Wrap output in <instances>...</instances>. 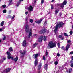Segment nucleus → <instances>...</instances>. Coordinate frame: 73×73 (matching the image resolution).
Wrapping results in <instances>:
<instances>
[{
	"label": "nucleus",
	"mask_w": 73,
	"mask_h": 73,
	"mask_svg": "<svg viewBox=\"0 0 73 73\" xmlns=\"http://www.w3.org/2000/svg\"><path fill=\"white\" fill-rule=\"evenodd\" d=\"M62 37V35H60L59 36V38H61V37Z\"/></svg>",
	"instance_id": "nucleus-47"
},
{
	"label": "nucleus",
	"mask_w": 73,
	"mask_h": 73,
	"mask_svg": "<svg viewBox=\"0 0 73 73\" xmlns=\"http://www.w3.org/2000/svg\"><path fill=\"white\" fill-rule=\"evenodd\" d=\"M1 42V40H0V43Z\"/></svg>",
	"instance_id": "nucleus-63"
},
{
	"label": "nucleus",
	"mask_w": 73,
	"mask_h": 73,
	"mask_svg": "<svg viewBox=\"0 0 73 73\" xmlns=\"http://www.w3.org/2000/svg\"><path fill=\"white\" fill-rule=\"evenodd\" d=\"M64 66H65L64 65L62 67H59V69L61 70H63V69H64Z\"/></svg>",
	"instance_id": "nucleus-19"
},
{
	"label": "nucleus",
	"mask_w": 73,
	"mask_h": 73,
	"mask_svg": "<svg viewBox=\"0 0 73 73\" xmlns=\"http://www.w3.org/2000/svg\"><path fill=\"white\" fill-rule=\"evenodd\" d=\"M56 43H53V42L51 41L49 42L48 46V48H53L54 47H56Z\"/></svg>",
	"instance_id": "nucleus-3"
},
{
	"label": "nucleus",
	"mask_w": 73,
	"mask_h": 73,
	"mask_svg": "<svg viewBox=\"0 0 73 73\" xmlns=\"http://www.w3.org/2000/svg\"><path fill=\"white\" fill-rule=\"evenodd\" d=\"M40 72H42V71H38V73H40Z\"/></svg>",
	"instance_id": "nucleus-58"
},
{
	"label": "nucleus",
	"mask_w": 73,
	"mask_h": 73,
	"mask_svg": "<svg viewBox=\"0 0 73 73\" xmlns=\"http://www.w3.org/2000/svg\"><path fill=\"white\" fill-rule=\"evenodd\" d=\"M44 0H41V4H42L43 3H44Z\"/></svg>",
	"instance_id": "nucleus-37"
},
{
	"label": "nucleus",
	"mask_w": 73,
	"mask_h": 73,
	"mask_svg": "<svg viewBox=\"0 0 73 73\" xmlns=\"http://www.w3.org/2000/svg\"><path fill=\"white\" fill-rule=\"evenodd\" d=\"M72 60L70 61V63H72L73 62V56L72 57Z\"/></svg>",
	"instance_id": "nucleus-33"
},
{
	"label": "nucleus",
	"mask_w": 73,
	"mask_h": 73,
	"mask_svg": "<svg viewBox=\"0 0 73 73\" xmlns=\"http://www.w3.org/2000/svg\"><path fill=\"white\" fill-rule=\"evenodd\" d=\"M44 68L46 70L47 69V68H48V65L47 64H45L44 66Z\"/></svg>",
	"instance_id": "nucleus-21"
},
{
	"label": "nucleus",
	"mask_w": 73,
	"mask_h": 73,
	"mask_svg": "<svg viewBox=\"0 0 73 73\" xmlns=\"http://www.w3.org/2000/svg\"><path fill=\"white\" fill-rule=\"evenodd\" d=\"M37 43H36L35 44H34L33 46V48H35L36 46H37Z\"/></svg>",
	"instance_id": "nucleus-27"
},
{
	"label": "nucleus",
	"mask_w": 73,
	"mask_h": 73,
	"mask_svg": "<svg viewBox=\"0 0 73 73\" xmlns=\"http://www.w3.org/2000/svg\"><path fill=\"white\" fill-rule=\"evenodd\" d=\"M64 35L65 36H68V34H67V33H64Z\"/></svg>",
	"instance_id": "nucleus-43"
},
{
	"label": "nucleus",
	"mask_w": 73,
	"mask_h": 73,
	"mask_svg": "<svg viewBox=\"0 0 73 73\" xmlns=\"http://www.w3.org/2000/svg\"><path fill=\"white\" fill-rule=\"evenodd\" d=\"M6 53L7 55H8V56H11V54H10V52L8 51Z\"/></svg>",
	"instance_id": "nucleus-25"
},
{
	"label": "nucleus",
	"mask_w": 73,
	"mask_h": 73,
	"mask_svg": "<svg viewBox=\"0 0 73 73\" xmlns=\"http://www.w3.org/2000/svg\"><path fill=\"white\" fill-rule=\"evenodd\" d=\"M67 2L66 1H64L62 3V4H60V6L61 8H63L65 5H66Z\"/></svg>",
	"instance_id": "nucleus-5"
},
{
	"label": "nucleus",
	"mask_w": 73,
	"mask_h": 73,
	"mask_svg": "<svg viewBox=\"0 0 73 73\" xmlns=\"http://www.w3.org/2000/svg\"><path fill=\"white\" fill-rule=\"evenodd\" d=\"M46 24H47V23L46 22V21L44 23V26H45V25H46Z\"/></svg>",
	"instance_id": "nucleus-40"
},
{
	"label": "nucleus",
	"mask_w": 73,
	"mask_h": 73,
	"mask_svg": "<svg viewBox=\"0 0 73 73\" xmlns=\"http://www.w3.org/2000/svg\"><path fill=\"white\" fill-rule=\"evenodd\" d=\"M25 22L27 23H28V17H26V18L25 19Z\"/></svg>",
	"instance_id": "nucleus-24"
},
{
	"label": "nucleus",
	"mask_w": 73,
	"mask_h": 73,
	"mask_svg": "<svg viewBox=\"0 0 73 73\" xmlns=\"http://www.w3.org/2000/svg\"><path fill=\"white\" fill-rule=\"evenodd\" d=\"M5 38H6L5 36H4V38H3V40H5Z\"/></svg>",
	"instance_id": "nucleus-51"
},
{
	"label": "nucleus",
	"mask_w": 73,
	"mask_h": 73,
	"mask_svg": "<svg viewBox=\"0 0 73 73\" xmlns=\"http://www.w3.org/2000/svg\"><path fill=\"white\" fill-rule=\"evenodd\" d=\"M2 7L3 8H5L6 7V5H2Z\"/></svg>",
	"instance_id": "nucleus-32"
},
{
	"label": "nucleus",
	"mask_w": 73,
	"mask_h": 73,
	"mask_svg": "<svg viewBox=\"0 0 73 73\" xmlns=\"http://www.w3.org/2000/svg\"><path fill=\"white\" fill-rule=\"evenodd\" d=\"M35 56L34 58H36L37 57H38V54H36L35 55H33V56Z\"/></svg>",
	"instance_id": "nucleus-22"
},
{
	"label": "nucleus",
	"mask_w": 73,
	"mask_h": 73,
	"mask_svg": "<svg viewBox=\"0 0 73 73\" xmlns=\"http://www.w3.org/2000/svg\"><path fill=\"white\" fill-rule=\"evenodd\" d=\"M70 54H73V51L70 52Z\"/></svg>",
	"instance_id": "nucleus-49"
},
{
	"label": "nucleus",
	"mask_w": 73,
	"mask_h": 73,
	"mask_svg": "<svg viewBox=\"0 0 73 73\" xmlns=\"http://www.w3.org/2000/svg\"><path fill=\"white\" fill-rule=\"evenodd\" d=\"M42 13H40V15H42Z\"/></svg>",
	"instance_id": "nucleus-61"
},
{
	"label": "nucleus",
	"mask_w": 73,
	"mask_h": 73,
	"mask_svg": "<svg viewBox=\"0 0 73 73\" xmlns=\"http://www.w3.org/2000/svg\"><path fill=\"white\" fill-rule=\"evenodd\" d=\"M42 40H43V36L42 35L39 38V42H41L42 41Z\"/></svg>",
	"instance_id": "nucleus-12"
},
{
	"label": "nucleus",
	"mask_w": 73,
	"mask_h": 73,
	"mask_svg": "<svg viewBox=\"0 0 73 73\" xmlns=\"http://www.w3.org/2000/svg\"><path fill=\"white\" fill-rule=\"evenodd\" d=\"M1 27H3L4 25V21H3L1 23Z\"/></svg>",
	"instance_id": "nucleus-30"
},
{
	"label": "nucleus",
	"mask_w": 73,
	"mask_h": 73,
	"mask_svg": "<svg viewBox=\"0 0 73 73\" xmlns=\"http://www.w3.org/2000/svg\"><path fill=\"white\" fill-rule=\"evenodd\" d=\"M38 64V61L37 59H36L34 62V65L35 66H37Z\"/></svg>",
	"instance_id": "nucleus-8"
},
{
	"label": "nucleus",
	"mask_w": 73,
	"mask_h": 73,
	"mask_svg": "<svg viewBox=\"0 0 73 73\" xmlns=\"http://www.w3.org/2000/svg\"><path fill=\"white\" fill-rule=\"evenodd\" d=\"M48 54V51L47 50H46V53H45L46 56H47Z\"/></svg>",
	"instance_id": "nucleus-26"
},
{
	"label": "nucleus",
	"mask_w": 73,
	"mask_h": 73,
	"mask_svg": "<svg viewBox=\"0 0 73 73\" xmlns=\"http://www.w3.org/2000/svg\"><path fill=\"white\" fill-rule=\"evenodd\" d=\"M71 66L72 68H73V63H71Z\"/></svg>",
	"instance_id": "nucleus-48"
},
{
	"label": "nucleus",
	"mask_w": 73,
	"mask_h": 73,
	"mask_svg": "<svg viewBox=\"0 0 73 73\" xmlns=\"http://www.w3.org/2000/svg\"><path fill=\"white\" fill-rule=\"evenodd\" d=\"M35 36H36V37H37L38 35H37V34H35Z\"/></svg>",
	"instance_id": "nucleus-56"
},
{
	"label": "nucleus",
	"mask_w": 73,
	"mask_h": 73,
	"mask_svg": "<svg viewBox=\"0 0 73 73\" xmlns=\"http://www.w3.org/2000/svg\"><path fill=\"white\" fill-rule=\"evenodd\" d=\"M62 25H64L63 22H59L57 23V24L55 27V29L54 31L55 33H56V32L57 31V29H58V27L59 28H60L62 26Z\"/></svg>",
	"instance_id": "nucleus-2"
},
{
	"label": "nucleus",
	"mask_w": 73,
	"mask_h": 73,
	"mask_svg": "<svg viewBox=\"0 0 73 73\" xmlns=\"http://www.w3.org/2000/svg\"><path fill=\"white\" fill-rule=\"evenodd\" d=\"M23 0H19L20 1L18 2L16 4V7H18L19 5H20V1H23Z\"/></svg>",
	"instance_id": "nucleus-17"
},
{
	"label": "nucleus",
	"mask_w": 73,
	"mask_h": 73,
	"mask_svg": "<svg viewBox=\"0 0 73 73\" xmlns=\"http://www.w3.org/2000/svg\"><path fill=\"white\" fill-rule=\"evenodd\" d=\"M58 12H59V9H57L55 11V15H57V13H58Z\"/></svg>",
	"instance_id": "nucleus-18"
},
{
	"label": "nucleus",
	"mask_w": 73,
	"mask_h": 73,
	"mask_svg": "<svg viewBox=\"0 0 73 73\" xmlns=\"http://www.w3.org/2000/svg\"><path fill=\"white\" fill-rule=\"evenodd\" d=\"M41 66H42V64L40 63L39 64L38 67V70H40L41 69Z\"/></svg>",
	"instance_id": "nucleus-15"
},
{
	"label": "nucleus",
	"mask_w": 73,
	"mask_h": 73,
	"mask_svg": "<svg viewBox=\"0 0 73 73\" xmlns=\"http://www.w3.org/2000/svg\"><path fill=\"white\" fill-rule=\"evenodd\" d=\"M70 46V45L69 44H68L67 45V46H66V48L65 49V50L66 51L67 50H68V49H69V47Z\"/></svg>",
	"instance_id": "nucleus-14"
},
{
	"label": "nucleus",
	"mask_w": 73,
	"mask_h": 73,
	"mask_svg": "<svg viewBox=\"0 0 73 73\" xmlns=\"http://www.w3.org/2000/svg\"><path fill=\"white\" fill-rule=\"evenodd\" d=\"M9 52H11V51H12V50H12V48L11 47L9 49Z\"/></svg>",
	"instance_id": "nucleus-28"
},
{
	"label": "nucleus",
	"mask_w": 73,
	"mask_h": 73,
	"mask_svg": "<svg viewBox=\"0 0 73 73\" xmlns=\"http://www.w3.org/2000/svg\"><path fill=\"white\" fill-rule=\"evenodd\" d=\"M12 0H9V3H12Z\"/></svg>",
	"instance_id": "nucleus-53"
},
{
	"label": "nucleus",
	"mask_w": 73,
	"mask_h": 73,
	"mask_svg": "<svg viewBox=\"0 0 73 73\" xmlns=\"http://www.w3.org/2000/svg\"><path fill=\"white\" fill-rule=\"evenodd\" d=\"M7 58L9 60H10L11 58V59L12 60V59L13 58V57L12 56H7Z\"/></svg>",
	"instance_id": "nucleus-16"
},
{
	"label": "nucleus",
	"mask_w": 73,
	"mask_h": 73,
	"mask_svg": "<svg viewBox=\"0 0 73 73\" xmlns=\"http://www.w3.org/2000/svg\"><path fill=\"white\" fill-rule=\"evenodd\" d=\"M46 30L45 29H42L40 32V33H45V32H46Z\"/></svg>",
	"instance_id": "nucleus-13"
},
{
	"label": "nucleus",
	"mask_w": 73,
	"mask_h": 73,
	"mask_svg": "<svg viewBox=\"0 0 73 73\" xmlns=\"http://www.w3.org/2000/svg\"><path fill=\"white\" fill-rule=\"evenodd\" d=\"M64 39V38H62L61 39V40H63Z\"/></svg>",
	"instance_id": "nucleus-60"
},
{
	"label": "nucleus",
	"mask_w": 73,
	"mask_h": 73,
	"mask_svg": "<svg viewBox=\"0 0 73 73\" xmlns=\"http://www.w3.org/2000/svg\"><path fill=\"white\" fill-rule=\"evenodd\" d=\"M46 38H47V37L46 36H44V41H46Z\"/></svg>",
	"instance_id": "nucleus-29"
},
{
	"label": "nucleus",
	"mask_w": 73,
	"mask_h": 73,
	"mask_svg": "<svg viewBox=\"0 0 73 73\" xmlns=\"http://www.w3.org/2000/svg\"><path fill=\"white\" fill-rule=\"evenodd\" d=\"M15 15H13L12 17L11 18L12 20H13L14 18H15Z\"/></svg>",
	"instance_id": "nucleus-46"
},
{
	"label": "nucleus",
	"mask_w": 73,
	"mask_h": 73,
	"mask_svg": "<svg viewBox=\"0 0 73 73\" xmlns=\"http://www.w3.org/2000/svg\"><path fill=\"white\" fill-rule=\"evenodd\" d=\"M11 11L10 10V11H9V13H11Z\"/></svg>",
	"instance_id": "nucleus-57"
},
{
	"label": "nucleus",
	"mask_w": 73,
	"mask_h": 73,
	"mask_svg": "<svg viewBox=\"0 0 73 73\" xmlns=\"http://www.w3.org/2000/svg\"><path fill=\"white\" fill-rule=\"evenodd\" d=\"M35 3H36V2H35Z\"/></svg>",
	"instance_id": "nucleus-64"
},
{
	"label": "nucleus",
	"mask_w": 73,
	"mask_h": 73,
	"mask_svg": "<svg viewBox=\"0 0 73 73\" xmlns=\"http://www.w3.org/2000/svg\"><path fill=\"white\" fill-rule=\"evenodd\" d=\"M33 8L32 6H30V7L28 8V9L29 12L33 11Z\"/></svg>",
	"instance_id": "nucleus-6"
},
{
	"label": "nucleus",
	"mask_w": 73,
	"mask_h": 73,
	"mask_svg": "<svg viewBox=\"0 0 73 73\" xmlns=\"http://www.w3.org/2000/svg\"><path fill=\"white\" fill-rule=\"evenodd\" d=\"M3 60H1V62H3V61H4V60H6V58L5 57H3Z\"/></svg>",
	"instance_id": "nucleus-23"
},
{
	"label": "nucleus",
	"mask_w": 73,
	"mask_h": 73,
	"mask_svg": "<svg viewBox=\"0 0 73 73\" xmlns=\"http://www.w3.org/2000/svg\"><path fill=\"white\" fill-rule=\"evenodd\" d=\"M53 54H54V55H55V54H56V53H54Z\"/></svg>",
	"instance_id": "nucleus-62"
},
{
	"label": "nucleus",
	"mask_w": 73,
	"mask_h": 73,
	"mask_svg": "<svg viewBox=\"0 0 73 73\" xmlns=\"http://www.w3.org/2000/svg\"><path fill=\"white\" fill-rule=\"evenodd\" d=\"M51 9H53V5L51 4Z\"/></svg>",
	"instance_id": "nucleus-39"
},
{
	"label": "nucleus",
	"mask_w": 73,
	"mask_h": 73,
	"mask_svg": "<svg viewBox=\"0 0 73 73\" xmlns=\"http://www.w3.org/2000/svg\"><path fill=\"white\" fill-rule=\"evenodd\" d=\"M54 64L55 65H57L58 64V62H57V61H56L55 62Z\"/></svg>",
	"instance_id": "nucleus-35"
},
{
	"label": "nucleus",
	"mask_w": 73,
	"mask_h": 73,
	"mask_svg": "<svg viewBox=\"0 0 73 73\" xmlns=\"http://www.w3.org/2000/svg\"><path fill=\"white\" fill-rule=\"evenodd\" d=\"M54 0H52L51 1V2H54Z\"/></svg>",
	"instance_id": "nucleus-59"
},
{
	"label": "nucleus",
	"mask_w": 73,
	"mask_h": 73,
	"mask_svg": "<svg viewBox=\"0 0 73 73\" xmlns=\"http://www.w3.org/2000/svg\"><path fill=\"white\" fill-rule=\"evenodd\" d=\"M19 52L21 53V57H23L24 56L25 54V51H22L21 50Z\"/></svg>",
	"instance_id": "nucleus-4"
},
{
	"label": "nucleus",
	"mask_w": 73,
	"mask_h": 73,
	"mask_svg": "<svg viewBox=\"0 0 73 73\" xmlns=\"http://www.w3.org/2000/svg\"><path fill=\"white\" fill-rule=\"evenodd\" d=\"M29 21L30 22V23H33V19H31Z\"/></svg>",
	"instance_id": "nucleus-36"
},
{
	"label": "nucleus",
	"mask_w": 73,
	"mask_h": 73,
	"mask_svg": "<svg viewBox=\"0 0 73 73\" xmlns=\"http://www.w3.org/2000/svg\"><path fill=\"white\" fill-rule=\"evenodd\" d=\"M26 45H27V42L26 40H25L22 43V46L25 47V46H26Z\"/></svg>",
	"instance_id": "nucleus-7"
},
{
	"label": "nucleus",
	"mask_w": 73,
	"mask_h": 73,
	"mask_svg": "<svg viewBox=\"0 0 73 73\" xmlns=\"http://www.w3.org/2000/svg\"><path fill=\"white\" fill-rule=\"evenodd\" d=\"M61 49H63L64 50V46H62L61 48Z\"/></svg>",
	"instance_id": "nucleus-50"
},
{
	"label": "nucleus",
	"mask_w": 73,
	"mask_h": 73,
	"mask_svg": "<svg viewBox=\"0 0 73 73\" xmlns=\"http://www.w3.org/2000/svg\"><path fill=\"white\" fill-rule=\"evenodd\" d=\"M57 56L58 57H60V54L58 53H57Z\"/></svg>",
	"instance_id": "nucleus-44"
},
{
	"label": "nucleus",
	"mask_w": 73,
	"mask_h": 73,
	"mask_svg": "<svg viewBox=\"0 0 73 73\" xmlns=\"http://www.w3.org/2000/svg\"><path fill=\"white\" fill-rule=\"evenodd\" d=\"M69 73H70V72H72V69L71 68H70L69 70Z\"/></svg>",
	"instance_id": "nucleus-34"
},
{
	"label": "nucleus",
	"mask_w": 73,
	"mask_h": 73,
	"mask_svg": "<svg viewBox=\"0 0 73 73\" xmlns=\"http://www.w3.org/2000/svg\"><path fill=\"white\" fill-rule=\"evenodd\" d=\"M11 4H12L11 3L9 2V4H8V5H11Z\"/></svg>",
	"instance_id": "nucleus-52"
},
{
	"label": "nucleus",
	"mask_w": 73,
	"mask_h": 73,
	"mask_svg": "<svg viewBox=\"0 0 73 73\" xmlns=\"http://www.w3.org/2000/svg\"><path fill=\"white\" fill-rule=\"evenodd\" d=\"M67 42L68 43H70L71 41H70V40H67Z\"/></svg>",
	"instance_id": "nucleus-42"
},
{
	"label": "nucleus",
	"mask_w": 73,
	"mask_h": 73,
	"mask_svg": "<svg viewBox=\"0 0 73 73\" xmlns=\"http://www.w3.org/2000/svg\"><path fill=\"white\" fill-rule=\"evenodd\" d=\"M43 59L44 60H45V56H43Z\"/></svg>",
	"instance_id": "nucleus-45"
},
{
	"label": "nucleus",
	"mask_w": 73,
	"mask_h": 73,
	"mask_svg": "<svg viewBox=\"0 0 73 73\" xmlns=\"http://www.w3.org/2000/svg\"><path fill=\"white\" fill-rule=\"evenodd\" d=\"M5 28L4 27H2V28L0 29V32H2V31H3Z\"/></svg>",
	"instance_id": "nucleus-20"
},
{
	"label": "nucleus",
	"mask_w": 73,
	"mask_h": 73,
	"mask_svg": "<svg viewBox=\"0 0 73 73\" xmlns=\"http://www.w3.org/2000/svg\"><path fill=\"white\" fill-rule=\"evenodd\" d=\"M61 14H62L61 13H59L60 16H61Z\"/></svg>",
	"instance_id": "nucleus-55"
},
{
	"label": "nucleus",
	"mask_w": 73,
	"mask_h": 73,
	"mask_svg": "<svg viewBox=\"0 0 73 73\" xmlns=\"http://www.w3.org/2000/svg\"><path fill=\"white\" fill-rule=\"evenodd\" d=\"M12 60H13V61H14L15 62H16V61H17V60H18V57L17 56H16V58H13V59H12Z\"/></svg>",
	"instance_id": "nucleus-11"
},
{
	"label": "nucleus",
	"mask_w": 73,
	"mask_h": 73,
	"mask_svg": "<svg viewBox=\"0 0 73 73\" xmlns=\"http://www.w3.org/2000/svg\"><path fill=\"white\" fill-rule=\"evenodd\" d=\"M11 70V68H7V69L5 70L4 72L7 73V72H9Z\"/></svg>",
	"instance_id": "nucleus-9"
},
{
	"label": "nucleus",
	"mask_w": 73,
	"mask_h": 73,
	"mask_svg": "<svg viewBox=\"0 0 73 73\" xmlns=\"http://www.w3.org/2000/svg\"><path fill=\"white\" fill-rule=\"evenodd\" d=\"M28 12H25L26 15H27L28 14Z\"/></svg>",
	"instance_id": "nucleus-54"
},
{
	"label": "nucleus",
	"mask_w": 73,
	"mask_h": 73,
	"mask_svg": "<svg viewBox=\"0 0 73 73\" xmlns=\"http://www.w3.org/2000/svg\"><path fill=\"white\" fill-rule=\"evenodd\" d=\"M7 12V10H6V9H5L3 11V13H6Z\"/></svg>",
	"instance_id": "nucleus-31"
},
{
	"label": "nucleus",
	"mask_w": 73,
	"mask_h": 73,
	"mask_svg": "<svg viewBox=\"0 0 73 73\" xmlns=\"http://www.w3.org/2000/svg\"><path fill=\"white\" fill-rule=\"evenodd\" d=\"M57 45H58V47L59 48H60V43H58L57 44Z\"/></svg>",
	"instance_id": "nucleus-41"
},
{
	"label": "nucleus",
	"mask_w": 73,
	"mask_h": 73,
	"mask_svg": "<svg viewBox=\"0 0 73 73\" xmlns=\"http://www.w3.org/2000/svg\"><path fill=\"white\" fill-rule=\"evenodd\" d=\"M25 31L26 32H29V35L28 36V38H30L31 36L32 35V29H30L29 30H28L29 29V27H28V25L26 24L25 26Z\"/></svg>",
	"instance_id": "nucleus-1"
},
{
	"label": "nucleus",
	"mask_w": 73,
	"mask_h": 73,
	"mask_svg": "<svg viewBox=\"0 0 73 73\" xmlns=\"http://www.w3.org/2000/svg\"><path fill=\"white\" fill-rule=\"evenodd\" d=\"M69 33L70 35H72V34L73 33V31H70Z\"/></svg>",
	"instance_id": "nucleus-38"
},
{
	"label": "nucleus",
	"mask_w": 73,
	"mask_h": 73,
	"mask_svg": "<svg viewBox=\"0 0 73 73\" xmlns=\"http://www.w3.org/2000/svg\"><path fill=\"white\" fill-rule=\"evenodd\" d=\"M42 19H41L40 20L35 21V23L37 24H40L41 23V21H42Z\"/></svg>",
	"instance_id": "nucleus-10"
}]
</instances>
